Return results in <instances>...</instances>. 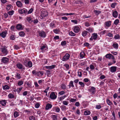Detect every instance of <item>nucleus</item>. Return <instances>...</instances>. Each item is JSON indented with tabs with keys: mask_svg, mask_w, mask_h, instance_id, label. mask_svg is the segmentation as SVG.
I'll return each instance as SVG.
<instances>
[{
	"mask_svg": "<svg viewBox=\"0 0 120 120\" xmlns=\"http://www.w3.org/2000/svg\"><path fill=\"white\" fill-rule=\"evenodd\" d=\"M73 82L72 81H71L69 83V88H70L71 87H74V86L73 84Z\"/></svg>",
	"mask_w": 120,
	"mask_h": 120,
	"instance_id": "6ab92c4d",
	"label": "nucleus"
},
{
	"mask_svg": "<svg viewBox=\"0 0 120 120\" xmlns=\"http://www.w3.org/2000/svg\"><path fill=\"white\" fill-rule=\"evenodd\" d=\"M74 31L75 33H78L80 30L79 27L78 26H75L74 27Z\"/></svg>",
	"mask_w": 120,
	"mask_h": 120,
	"instance_id": "6e6552de",
	"label": "nucleus"
},
{
	"mask_svg": "<svg viewBox=\"0 0 120 120\" xmlns=\"http://www.w3.org/2000/svg\"><path fill=\"white\" fill-rule=\"evenodd\" d=\"M76 100L75 99L71 98L70 100V101L71 102H74L76 101Z\"/></svg>",
	"mask_w": 120,
	"mask_h": 120,
	"instance_id": "5fc2aeb1",
	"label": "nucleus"
},
{
	"mask_svg": "<svg viewBox=\"0 0 120 120\" xmlns=\"http://www.w3.org/2000/svg\"><path fill=\"white\" fill-rule=\"evenodd\" d=\"M79 84H80L81 86L82 87H84V83L82 82H79Z\"/></svg>",
	"mask_w": 120,
	"mask_h": 120,
	"instance_id": "8fccbe9b",
	"label": "nucleus"
},
{
	"mask_svg": "<svg viewBox=\"0 0 120 120\" xmlns=\"http://www.w3.org/2000/svg\"><path fill=\"white\" fill-rule=\"evenodd\" d=\"M10 38L11 40H14L15 39V38L14 37V36L12 35L10 36Z\"/></svg>",
	"mask_w": 120,
	"mask_h": 120,
	"instance_id": "79ce46f5",
	"label": "nucleus"
},
{
	"mask_svg": "<svg viewBox=\"0 0 120 120\" xmlns=\"http://www.w3.org/2000/svg\"><path fill=\"white\" fill-rule=\"evenodd\" d=\"M6 32H3L0 34V35L2 38H4L6 36Z\"/></svg>",
	"mask_w": 120,
	"mask_h": 120,
	"instance_id": "9b49d317",
	"label": "nucleus"
},
{
	"mask_svg": "<svg viewBox=\"0 0 120 120\" xmlns=\"http://www.w3.org/2000/svg\"><path fill=\"white\" fill-rule=\"evenodd\" d=\"M22 87H21L19 88H18L16 90L18 93H20V91L22 90Z\"/></svg>",
	"mask_w": 120,
	"mask_h": 120,
	"instance_id": "09e8293b",
	"label": "nucleus"
},
{
	"mask_svg": "<svg viewBox=\"0 0 120 120\" xmlns=\"http://www.w3.org/2000/svg\"><path fill=\"white\" fill-rule=\"evenodd\" d=\"M119 20L118 19H116L114 22V24L116 25H117L119 22Z\"/></svg>",
	"mask_w": 120,
	"mask_h": 120,
	"instance_id": "473e14b6",
	"label": "nucleus"
},
{
	"mask_svg": "<svg viewBox=\"0 0 120 120\" xmlns=\"http://www.w3.org/2000/svg\"><path fill=\"white\" fill-rule=\"evenodd\" d=\"M70 56V55L68 53H66L62 59V60L63 61H66L69 59Z\"/></svg>",
	"mask_w": 120,
	"mask_h": 120,
	"instance_id": "f03ea898",
	"label": "nucleus"
},
{
	"mask_svg": "<svg viewBox=\"0 0 120 120\" xmlns=\"http://www.w3.org/2000/svg\"><path fill=\"white\" fill-rule=\"evenodd\" d=\"M90 112L88 110L84 112V114L86 115H89L90 114Z\"/></svg>",
	"mask_w": 120,
	"mask_h": 120,
	"instance_id": "4be33fe9",
	"label": "nucleus"
},
{
	"mask_svg": "<svg viewBox=\"0 0 120 120\" xmlns=\"http://www.w3.org/2000/svg\"><path fill=\"white\" fill-rule=\"evenodd\" d=\"M8 58L6 57H3L1 59L2 61L4 63H7L8 61Z\"/></svg>",
	"mask_w": 120,
	"mask_h": 120,
	"instance_id": "0eeeda50",
	"label": "nucleus"
},
{
	"mask_svg": "<svg viewBox=\"0 0 120 120\" xmlns=\"http://www.w3.org/2000/svg\"><path fill=\"white\" fill-rule=\"evenodd\" d=\"M88 33V32L86 31H84L82 33V35L83 37H85L86 36V35L87 34V33Z\"/></svg>",
	"mask_w": 120,
	"mask_h": 120,
	"instance_id": "c85d7f7f",
	"label": "nucleus"
},
{
	"mask_svg": "<svg viewBox=\"0 0 120 120\" xmlns=\"http://www.w3.org/2000/svg\"><path fill=\"white\" fill-rule=\"evenodd\" d=\"M8 96L10 98H13L14 97V96L12 94H9Z\"/></svg>",
	"mask_w": 120,
	"mask_h": 120,
	"instance_id": "72a5a7b5",
	"label": "nucleus"
},
{
	"mask_svg": "<svg viewBox=\"0 0 120 120\" xmlns=\"http://www.w3.org/2000/svg\"><path fill=\"white\" fill-rule=\"evenodd\" d=\"M11 5H7V8H6L7 9L8 11L11 8Z\"/></svg>",
	"mask_w": 120,
	"mask_h": 120,
	"instance_id": "49530a36",
	"label": "nucleus"
},
{
	"mask_svg": "<svg viewBox=\"0 0 120 120\" xmlns=\"http://www.w3.org/2000/svg\"><path fill=\"white\" fill-rule=\"evenodd\" d=\"M56 66L55 65H52L49 66H46L45 67L46 68L48 69H51L54 68Z\"/></svg>",
	"mask_w": 120,
	"mask_h": 120,
	"instance_id": "4468645a",
	"label": "nucleus"
},
{
	"mask_svg": "<svg viewBox=\"0 0 120 120\" xmlns=\"http://www.w3.org/2000/svg\"><path fill=\"white\" fill-rule=\"evenodd\" d=\"M19 34L21 37H23L25 35V33L21 31L19 32Z\"/></svg>",
	"mask_w": 120,
	"mask_h": 120,
	"instance_id": "bb28decb",
	"label": "nucleus"
},
{
	"mask_svg": "<svg viewBox=\"0 0 120 120\" xmlns=\"http://www.w3.org/2000/svg\"><path fill=\"white\" fill-rule=\"evenodd\" d=\"M3 88L4 90H8L9 88V87L7 85H5L3 87Z\"/></svg>",
	"mask_w": 120,
	"mask_h": 120,
	"instance_id": "5701e85b",
	"label": "nucleus"
},
{
	"mask_svg": "<svg viewBox=\"0 0 120 120\" xmlns=\"http://www.w3.org/2000/svg\"><path fill=\"white\" fill-rule=\"evenodd\" d=\"M95 88L94 87H92L89 90L90 92H92L93 94H94L95 93Z\"/></svg>",
	"mask_w": 120,
	"mask_h": 120,
	"instance_id": "9d476101",
	"label": "nucleus"
},
{
	"mask_svg": "<svg viewBox=\"0 0 120 120\" xmlns=\"http://www.w3.org/2000/svg\"><path fill=\"white\" fill-rule=\"evenodd\" d=\"M57 115H54L52 116V118L53 120H56L57 119Z\"/></svg>",
	"mask_w": 120,
	"mask_h": 120,
	"instance_id": "e433bc0d",
	"label": "nucleus"
},
{
	"mask_svg": "<svg viewBox=\"0 0 120 120\" xmlns=\"http://www.w3.org/2000/svg\"><path fill=\"white\" fill-rule=\"evenodd\" d=\"M14 12L13 11H10L8 12V14L9 15H12L13 14Z\"/></svg>",
	"mask_w": 120,
	"mask_h": 120,
	"instance_id": "a18cd8bd",
	"label": "nucleus"
},
{
	"mask_svg": "<svg viewBox=\"0 0 120 120\" xmlns=\"http://www.w3.org/2000/svg\"><path fill=\"white\" fill-rule=\"evenodd\" d=\"M35 107L36 108H38L39 107L40 105L39 103H37L35 105Z\"/></svg>",
	"mask_w": 120,
	"mask_h": 120,
	"instance_id": "13d9d810",
	"label": "nucleus"
},
{
	"mask_svg": "<svg viewBox=\"0 0 120 120\" xmlns=\"http://www.w3.org/2000/svg\"><path fill=\"white\" fill-rule=\"evenodd\" d=\"M71 22L75 24H77V21L76 20H71Z\"/></svg>",
	"mask_w": 120,
	"mask_h": 120,
	"instance_id": "052dcab7",
	"label": "nucleus"
},
{
	"mask_svg": "<svg viewBox=\"0 0 120 120\" xmlns=\"http://www.w3.org/2000/svg\"><path fill=\"white\" fill-rule=\"evenodd\" d=\"M46 48V46L45 45H43L41 47L40 49L41 50H42V51H43L44 50L46 49H45Z\"/></svg>",
	"mask_w": 120,
	"mask_h": 120,
	"instance_id": "2f4dec72",
	"label": "nucleus"
},
{
	"mask_svg": "<svg viewBox=\"0 0 120 120\" xmlns=\"http://www.w3.org/2000/svg\"><path fill=\"white\" fill-rule=\"evenodd\" d=\"M85 25L86 26L88 27L90 26V24L89 23L86 22L85 23Z\"/></svg>",
	"mask_w": 120,
	"mask_h": 120,
	"instance_id": "69168bd1",
	"label": "nucleus"
},
{
	"mask_svg": "<svg viewBox=\"0 0 120 120\" xmlns=\"http://www.w3.org/2000/svg\"><path fill=\"white\" fill-rule=\"evenodd\" d=\"M27 20L30 22L31 23L33 21L31 20V18L30 17H27L26 18Z\"/></svg>",
	"mask_w": 120,
	"mask_h": 120,
	"instance_id": "7c9ffc66",
	"label": "nucleus"
},
{
	"mask_svg": "<svg viewBox=\"0 0 120 120\" xmlns=\"http://www.w3.org/2000/svg\"><path fill=\"white\" fill-rule=\"evenodd\" d=\"M23 83V81L20 80L19 81L18 83V85L19 86H20L22 85Z\"/></svg>",
	"mask_w": 120,
	"mask_h": 120,
	"instance_id": "f704fd0d",
	"label": "nucleus"
},
{
	"mask_svg": "<svg viewBox=\"0 0 120 120\" xmlns=\"http://www.w3.org/2000/svg\"><path fill=\"white\" fill-rule=\"evenodd\" d=\"M64 66L66 67V68L67 69H68L69 67V65L68 64H64Z\"/></svg>",
	"mask_w": 120,
	"mask_h": 120,
	"instance_id": "338daca9",
	"label": "nucleus"
},
{
	"mask_svg": "<svg viewBox=\"0 0 120 120\" xmlns=\"http://www.w3.org/2000/svg\"><path fill=\"white\" fill-rule=\"evenodd\" d=\"M14 48L15 49H19V47L17 45H15L14 46Z\"/></svg>",
	"mask_w": 120,
	"mask_h": 120,
	"instance_id": "0e129e2a",
	"label": "nucleus"
},
{
	"mask_svg": "<svg viewBox=\"0 0 120 120\" xmlns=\"http://www.w3.org/2000/svg\"><path fill=\"white\" fill-rule=\"evenodd\" d=\"M94 66L92 64H91L90 65V68L91 70H93L94 69Z\"/></svg>",
	"mask_w": 120,
	"mask_h": 120,
	"instance_id": "4d7b16f0",
	"label": "nucleus"
},
{
	"mask_svg": "<svg viewBox=\"0 0 120 120\" xmlns=\"http://www.w3.org/2000/svg\"><path fill=\"white\" fill-rule=\"evenodd\" d=\"M69 35L71 36H75V34L72 31H71L69 33Z\"/></svg>",
	"mask_w": 120,
	"mask_h": 120,
	"instance_id": "4c0bfd02",
	"label": "nucleus"
},
{
	"mask_svg": "<svg viewBox=\"0 0 120 120\" xmlns=\"http://www.w3.org/2000/svg\"><path fill=\"white\" fill-rule=\"evenodd\" d=\"M116 5V3H112L111 5V7L112 8H114Z\"/></svg>",
	"mask_w": 120,
	"mask_h": 120,
	"instance_id": "603ef678",
	"label": "nucleus"
},
{
	"mask_svg": "<svg viewBox=\"0 0 120 120\" xmlns=\"http://www.w3.org/2000/svg\"><path fill=\"white\" fill-rule=\"evenodd\" d=\"M61 107L62 109H63V110L65 109H66V107L64 105H62L61 106Z\"/></svg>",
	"mask_w": 120,
	"mask_h": 120,
	"instance_id": "e2e57ef3",
	"label": "nucleus"
},
{
	"mask_svg": "<svg viewBox=\"0 0 120 120\" xmlns=\"http://www.w3.org/2000/svg\"><path fill=\"white\" fill-rule=\"evenodd\" d=\"M66 97V95L64 96H63L60 97L59 98V99L60 101H61L63 99H64Z\"/></svg>",
	"mask_w": 120,
	"mask_h": 120,
	"instance_id": "c03bdc74",
	"label": "nucleus"
},
{
	"mask_svg": "<svg viewBox=\"0 0 120 120\" xmlns=\"http://www.w3.org/2000/svg\"><path fill=\"white\" fill-rule=\"evenodd\" d=\"M33 21L34 23V24H36L37 23L38 21V19H36L34 20Z\"/></svg>",
	"mask_w": 120,
	"mask_h": 120,
	"instance_id": "6e6d98bb",
	"label": "nucleus"
},
{
	"mask_svg": "<svg viewBox=\"0 0 120 120\" xmlns=\"http://www.w3.org/2000/svg\"><path fill=\"white\" fill-rule=\"evenodd\" d=\"M111 21H109L108 22H105V25L106 26L108 27L110 26L111 25Z\"/></svg>",
	"mask_w": 120,
	"mask_h": 120,
	"instance_id": "aec40b11",
	"label": "nucleus"
},
{
	"mask_svg": "<svg viewBox=\"0 0 120 120\" xmlns=\"http://www.w3.org/2000/svg\"><path fill=\"white\" fill-rule=\"evenodd\" d=\"M56 97V96L55 95L54 93L53 92H52L50 95V97L52 99H55Z\"/></svg>",
	"mask_w": 120,
	"mask_h": 120,
	"instance_id": "7ed1b4c3",
	"label": "nucleus"
},
{
	"mask_svg": "<svg viewBox=\"0 0 120 120\" xmlns=\"http://www.w3.org/2000/svg\"><path fill=\"white\" fill-rule=\"evenodd\" d=\"M66 44V42L65 41H62L61 42V45L63 46L65 45Z\"/></svg>",
	"mask_w": 120,
	"mask_h": 120,
	"instance_id": "a19ab883",
	"label": "nucleus"
},
{
	"mask_svg": "<svg viewBox=\"0 0 120 120\" xmlns=\"http://www.w3.org/2000/svg\"><path fill=\"white\" fill-rule=\"evenodd\" d=\"M1 52L3 54L5 55H7L8 53L7 49L5 46H3L1 49Z\"/></svg>",
	"mask_w": 120,
	"mask_h": 120,
	"instance_id": "f257e3e1",
	"label": "nucleus"
},
{
	"mask_svg": "<svg viewBox=\"0 0 120 120\" xmlns=\"http://www.w3.org/2000/svg\"><path fill=\"white\" fill-rule=\"evenodd\" d=\"M14 117H16L19 116V113L17 112H15L14 114Z\"/></svg>",
	"mask_w": 120,
	"mask_h": 120,
	"instance_id": "c756f323",
	"label": "nucleus"
},
{
	"mask_svg": "<svg viewBox=\"0 0 120 120\" xmlns=\"http://www.w3.org/2000/svg\"><path fill=\"white\" fill-rule=\"evenodd\" d=\"M68 101H64L63 102V103L65 105H68Z\"/></svg>",
	"mask_w": 120,
	"mask_h": 120,
	"instance_id": "ea45409f",
	"label": "nucleus"
},
{
	"mask_svg": "<svg viewBox=\"0 0 120 120\" xmlns=\"http://www.w3.org/2000/svg\"><path fill=\"white\" fill-rule=\"evenodd\" d=\"M112 46L114 48L117 49L118 47V45L117 44L114 43L112 45Z\"/></svg>",
	"mask_w": 120,
	"mask_h": 120,
	"instance_id": "c9c22d12",
	"label": "nucleus"
},
{
	"mask_svg": "<svg viewBox=\"0 0 120 120\" xmlns=\"http://www.w3.org/2000/svg\"><path fill=\"white\" fill-rule=\"evenodd\" d=\"M75 106L78 107L79 105V102H76L75 104Z\"/></svg>",
	"mask_w": 120,
	"mask_h": 120,
	"instance_id": "bf43d9fd",
	"label": "nucleus"
},
{
	"mask_svg": "<svg viewBox=\"0 0 120 120\" xmlns=\"http://www.w3.org/2000/svg\"><path fill=\"white\" fill-rule=\"evenodd\" d=\"M46 73L48 75H50V74H51L50 72L51 71L49 69V70H46Z\"/></svg>",
	"mask_w": 120,
	"mask_h": 120,
	"instance_id": "3c124183",
	"label": "nucleus"
},
{
	"mask_svg": "<svg viewBox=\"0 0 120 120\" xmlns=\"http://www.w3.org/2000/svg\"><path fill=\"white\" fill-rule=\"evenodd\" d=\"M52 106V105L51 104L49 103H48L46 105L45 107V109L46 110H48L51 108Z\"/></svg>",
	"mask_w": 120,
	"mask_h": 120,
	"instance_id": "f3484780",
	"label": "nucleus"
},
{
	"mask_svg": "<svg viewBox=\"0 0 120 120\" xmlns=\"http://www.w3.org/2000/svg\"><path fill=\"white\" fill-rule=\"evenodd\" d=\"M106 101L107 104L109 105H110L112 104V102L110 101L109 99H107L106 100Z\"/></svg>",
	"mask_w": 120,
	"mask_h": 120,
	"instance_id": "58836bf2",
	"label": "nucleus"
},
{
	"mask_svg": "<svg viewBox=\"0 0 120 120\" xmlns=\"http://www.w3.org/2000/svg\"><path fill=\"white\" fill-rule=\"evenodd\" d=\"M118 12L116 11H113L112 13V16L115 18H116L118 16Z\"/></svg>",
	"mask_w": 120,
	"mask_h": 120,
	"instance_id": "2eb2a0df",
	"label": "nucleus"
},
{
	"mask_svg": "<svg viewBox=\"0 0 120 120\" xmlns=\"http://www.w3.org/2000/svg\"><path fill=\"white\" fill-rule=\"evenodd\" d=\"M33 11V8L30 9L27 12V14H29L32 13Z\"/></svg>",
	"mask_w": 120,
	"mask_h": 120,
	"instance_id": "de8ad7c7",
	"label": "nucleus"
},
{
	"mask_svg": "<svg viewBox=\"0 0 120 120\" xmlns=\"http://www.w3.org/2000/svg\"><path fill=\"white\" fill-rule=\"evenodd\" d=\"M39 36L42 38H45L46 36L45 33L43 31H39Z\"/></svg>",
	"mask_w": 120,
	"mask_h": 120,
	"instance_id": "39448f33",
	"label": "nucleus"
},
{
	"mask_svg": "<svg viewBox=\"0 0 120 120\" xmlns=\"http://www.w3.org/2000/svg\"><path fill=\"white\" fill-rule=\"evenodd\" d=\"M16 66L17 68L19 69H24V67H23L22 64L20 63L17 64Z\"/></svg>",
	"mask_w": 120,
	"mask_h": 120,
	"instance_id": "20e7f679",
	"label": "nucleus"
},
{
	"mask_svg": "<svg viewBox=\"0 0 120 120\" xmlns=\"http://www.w3.org/2000/svg\"><path fill=\"white\" fill-rule=\"evenodd\" d=\"M6 103V101L5 100H3L0 101V104L3 106H5Z\"/></svg>",
	"mask_w": 120,
	"mask_h": 120,
	"instance_id": "f8f14e48",
	"label": "nucleus"
},
{
	"mask_svg": "<svg viewBox=\"0 0 120 120\" xmlns=\"http://www.w3.org/2000/svg\"><path fill=\"white\" fill-rule=\"evenodd\" d=\"M94 40H95L97 38L98 36L97 33H94L92 36Z\"/></svg>",
	"mask_w": 120,
	"mask_h": 120,
	"instance_id": "a211bd4d",
	"label": "nucleus"
},
{
	"mask_svg": "<svg viewBox=\"0 0 120 120\" xmlns=\"http://www.w3.org/2000/svg\"><path fill=\"white\" fill-rule=\"evenodd\" d=\"M47 15V13L45 11H43L41 13L40 16L42 18L46 17Z\"/></svg>",
	"mask_w": 120,
	"mask_h": 120,
	"instance_id": "ddd939ff",
	"label": "nucleus"
},
{
	"mask_svg": "<svg viewBox=\"0 0 120 120\" xmlns=\"http://www.w3.org/2000/svg\"><path fill=\"white\" fill-rule=\"evenodd\" d=\"M65 92L64 91H61L60 92H59L58 93V94H59L60 95H62L63 94H64Z\"/></svg>",
	"mask_w": 120,
	"mask_h": 120,
	"instance_id": "680f3d73",
	"label": "nucleus"
},
{
	"mask_svg": "<svg viewBox=\"0 0 120 120\" xmlns=\"http://www.w3.org/2000/svg\"><path fill=\"white\" fill-rule=\"evenodd\" d=\"M29 119L30 120H36L35 117L33 116H31L29 117Z\"/></svg>",
	"mask_w": 120,
	"mask_h": 120,
	"instance_id": "cd10ccee",
	"label": "nucleus"
},
{
	"mask_svg": "<svg viewBox=\"0 0 120 120\" xmlns=\"http://www.w3.org/2000/svg\"><path fill=\"white\" fill-rule=\"evenodd\" d=\"M112 56V55L111 54H107L105 55V57L109 59H111V56Z\"/></svg>",
	"mask_w": 120,
	"mask_h": 120,
	"instance_id": "393cba45",
	"label": "nucleus"
},
{
	"mask_svg": "<svg viewBox=\"0 0 120 120\" xmlns=\"http://www.w3.org/2000/svg\"><path fill=\"white\" fill-rule=\"evenodd\" d=\"M28 66L29 68H31L32 65V63L30 61H29L28 62Z\"/></svg>",
	"mask_w": 120,
	"mask_h": 120,
	"instance_id": "b1692460",
	"label": "nucleus"
},
{
	"mask_svg": "<svg viewBox=\"0 0 120 120\" xmlns=\"http://www.w3.org/2000/svg\"><path fill=\"white\" fill-rule=\"evenodd\" d=\"M50 26L52 28L55 27V24L54 23H51L50 24Z\"/></svg>",
	"mask_w": 120,
	"mask_h": 120,
	"instance_id": "774afa93",
	"label": "nucleus"
},
{
	"mask_svg": "<svg viewBox=\"0 0 120 120\" xmlns=\"http://www.w3.org/2000/svg\"><path fill=\"white\" fill-rule=\"evenodd\" d=\"M117 67L116 66L112 67L110 68V71L112 72H115L116 71Z\"/></svg>",
	"mask_w": 120,
	"mask_h": 120,
	"instance_id": "1a4fd4ad",
	"label": "nucleus"
},
{
	"mask_svg": "<svg viewBox=\"0 0 120 120\" xmlns=\"http://www.w3.org/2000/svg\"><path fill=\"white\" fill-rule=\"evenodd\" d=\"M19 12L21 14H23L24 13H26L27 12V11L26 9L25 8L19 10Z\"/></svg>",
	"mask_w": 120,
	"mask_h": 120,
	"instance_id": "423d86ee",
	"label": "nucleus"
},
{
	"mask_svg": "<svg viewBox=\"0 0 120 120\" xmlns=\"http://www.w3.org/2000/svg\"><path fill=\"white\" fill-rule=\"evenodd\" d=\"M22 26L19 24H18L16 26V28L18 30L22 29Z\"/></svg>",
	"mask_w": 120,
	"mask_h": 120,
	"instance_id": "412c9836",
	"label": "nucleus"
},
{
	"mask_svg": "<svg viewBox=\"0 0 120 120\" xmlns=\"http://www.w3.org/2000/svg\"><path fill=\"white\" fill-rule=\"evenodd\" d=\"M16 4L17 6L19 7H21L22 6V3L19 1H18L16 2Z\"/></svg>",
	"mask_w": 120,
	"mask_h": 120,
	"instance_id": "dca6fc26",
	"label": "nucleus"
},
{
	"mask_svg": "<svg viewBox=\"0 0 120 120\" xmlns=\"http://www.w3.org/2000/svg\"><path fill=\"white\" fill-rule=\"evenodd\" d=\"M61 87L62 89H64L66 88V86L64 84H62L61 86Z\"/></svg>",
	"mask_w": 120,
	"mask_h": 120,
	"instance_id": "864d4df0",
	"label": "nucleus"
},
{
	"mask_svg": "<svg viewBox=\"0 0 120 120\" xmlns=\"http://www.w3.org/2000/svg\"><path fill=\"white\" fill-rule=\"evenodd\" d=\"M16 76L17 79H19L21 78L20 74L18 73H17Z\"/></svg>",
	"mask_w": 120,
	"mask_h": 120,
	"instance_id": "37998d69",
	"label": "nucleus"
},
{
	"mask_svg": "<svg viewBox=\"0 0 120 120\" xmlns=\"http://www.w3.org/2000/svg\"><path fill=\"white\" fill-rule=\"evenodd\" d=\"M80 57L81 58H82L84 57L85 54L83 52H81L80 53Z\"/></svg>",
	"mask_w": 120,
	"mask_h": 120,
	"instance_id": "a878e982",
	"label": "nucleus"
}]
</instances>
